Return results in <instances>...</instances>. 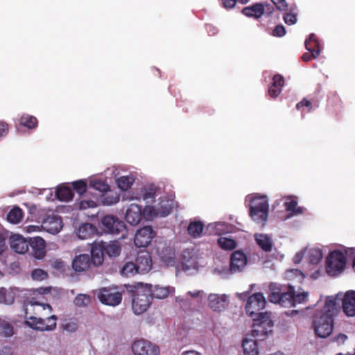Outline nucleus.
I'll use <instances>...</instances> for the list:
<instances>
[{
  "instance_id": "19",
  "label": "nucleus",
  "mask_w": 355,
  "mask_h": 355,
  "mask_svg": "<svg viewBox=\"0 0 355 355\" xmlns=\"http://www.w3.org/2000/svg\"><path fill=\"white\" fill-rule=\"evenodd\" d=\"M136 266L140 272H148L152 268V259L148 252H139L136 258Z\"/></svg>"
},
{
  "instance_id": "33",
  "label": "nucleus",
  "mask_w": 355,
  "mask_h": 355,
  "mask_svg": "<svg viewBox=\"0 0 355 355\" xmlns=\"http://www.w3.org/2000/svg\"><path fill=\"white\" fill-rule=\"evenodd\" d=\"M23 217V211L19 207H14L7 214V220L11 223L17 224L19 223Z\"/></svg>"
},
{
  "instance_id": "4",
  "label": "nucleus",
  "mask_w": 355,
  "mask_h": 355,
  "mask_svg": "<svg viewBox=\"0 0 355 355\" xmlns=\"http://www.w3.org/2000/svg\"><path fill=\"white\" fill-rule=\"evenodd\" d=\"M127 291L132 293V309L135 314L146 312L152 303L150 290L146 289L142 283L126 285Z\"/></svg>"
},
{
  "instance_id": "16",
  "label": "nucleus",
  "mask_w": 355,
  "mask_h": 355,
  "mask_svg": "<svg viewBox=\"0 0 355 355\" xmlns=\"http://www.w3.org/2000/svg\"><path fill=\"white\" fill-rule=\"evenodd\" d=\"M209 306L215 311H223L228 304L225 295L210 294L208 297Z\"/></svg>"
},
{
  "instance_id": "30",
  "label": "nucleus",
  "mask_w": 355,
  "mask_h": 355,
  "mask_svg": "<svg viewBox=\"0 0 355 355\" xmlns=\"http://www.w3.org/2000/svg\"><path fill=\"white\" fill-rule=\"evenodd\" d=\"M19 124L28 129H34L37 126L38 121L36 117L27 114H23L19 119Z\"/></svg>"
},
{
  "instance_id": "61",
  "label": "nucleus",
  "mask_w": 355,
  "mask_h": 355,
  "mask_svg": "<svg viewBox=\"0 0 355 355\" xmlns=\"http://www.w3.org/2000/svg\"><path fill=\"white\" fill-rule=\"evenodd\" d=\"M0 302L6 303L5 292L0 291Z\"/></svg>"
},
{
  "instance_id": "25",
  "label": "nucleus",
  "mask_w": 355,
  "mask_h": 355,
  "mask_svg": "<svg viewBox=\"0 0 355 355\" xmlns=\"http://www.w3.org/2000/svg\"><path fill=\"white\" fill-rule=\"evenodd\" d=\"M146 289H150V297L153 300V298H157V299H164L166 297H168L169 294V290L167 287H162L159 286H153V285H148L146 284L144 286Z\"/></svg>"
},
{
  "instance_id": "29",
  "label": "nucleus",
  "mask_w": 355,
  "mask_h": 355,
  "mask_svg": "<svg viewBox=\"0 0 355 355\" xmlns=\"http://www.w3.org/2000/svg\"><path fill=\"white\" fill-rule=\"evenodd\" d=\"M56 197L61 201H69L73 197L71 189L68 186H60L56 191Z\"/></svg>"
},
{
  "instance_id": "27",
  "label": "nucleus",
  "mask_w": 355,
  "mask_h": 355,
  "mask_svg": "<svg viewBox=\"0 0 355 355\" xmlns=\"http://www.w3.org/2000/svg\"><path fill=\"white\" fill-rule=\"evenodd\" d=\"M242 347L245 355H258L259 349L255 340L245 338L243 340Z\"/></svg>"
},
{
  "instance_id": "7",
  "label": "nucleus",
  "mask_w": 355,
  "mask_h": 355,
  "mask_svg": "<svg viewBox=\"0 0 355 355\" xmlns=\"http://www.w3.org/2000/svg\"><path fill=\"white\" fill-rule=\"evenodd\" d=\"M153 212H154V208L153 207L146 206L142 211L141 206L136 204H131L127 209L125 218L128 223L132 225H136L139 224L142 219L143 214L147 213V215L151 216Z\"/></svg>"
},
{
  "instance_id": "12",
  "label": "nucleus",
  "mask_w": 355,
  "mask_h": 355,
  "mask_svg": "<svg viewBox=\"0 0 355 355\" xmlns=\"http://www.w3.org/2000/svg\"><path fill=\"white\" fill-rule=\"evenodd\" d=\"M337 299V302L340 304L342 302V308L343 312L349 317L355 316V291H348L345 293L343 298H339V295L334 297Z\"/></svg>"
},
{
  "instance_id": "15",
  "label": "nucleus",
  "mask_w": 355,
  "mask_h": 355,
  "mask_svg": "<svg viewBox=\"0 0 355 355\" xmlns=\"http://www.w3.org/2000/svg\"><path fill=\"white\" fill-rule=\"evenodd\" d=\"M31 254L37 259H42L46 255V242L40 236L29 239Z\"/></svg>"
},
{
  "instance_id": "28",
  "label": "nucleus",
  "mask_w": 355,
  "mask_h": 355,
  "mask_svg": "<svg viewBox=\"0 0 355 355\" xmlns=\"http://www.w3.org/2000/svg\"><path fill=\"white\" fill-rule=\"evenodd\" d=\"M204 229V225L201 221H191L187 227L188 234L193 238H199Z\"/></svg>"
},
{
  "instance_id": "53",
  "label": "nucleus",
  "mask_w": 355,
  "mask_h": 355,
  "mask_svg": "<svg viewBox=\"0 0 355 355\" xmlns=\"http://www.w3.org/2000/svg\"><path fill=\"white\" fill-rule=\"evenodd\" d=\"M221 1H222L223 6L227 9L233 8L237 2V0H221Z\"/></svg>"
},
{
  "instance_id": "50",
  "label": "nucleus",
  "mask_w": 355,
  "mask_h": 355,
  "mask_svg": "<svg viewBox=\"0 0 355 355\" xmlns=\"http://www.w3.org/2000/svg\"><path fill=\"white\" fill-rule=\"evenodd\" d=\"M96 206V203L93 200H82L80 202L79 207L80 209H86Z\"/></svg>"
},
{
  "instance_id": "26",
  "label": "nucleus",
  "mask_w": 355,
  "mask_h": 355,
  "mask_svg": "<svg viewBox=\"0 0 355 355\" xmlns=\"http://www.w3.org/2000/svg\"><path fill=\"white\" fill-rule=\"evenodd\" d=\"M97 232L96 227L91 223H83L82 224L78 230V236L81 239H87Z\"/></svg>"
},
{
  "instance_id": "55",
  "label": "nucleus",
  "mask_w": 355,
  "mask_h": 355,
  "mask_svg": "<svg viewBox=\"0 0 355 355\" xmlns=\"http://www.w3.org/2000/svg\"><path fill=\"white\" fill-rule=\"evenodd\" d=\"M64 328L67 331H73L78 328V324L73 322H69L64 324Z\"/></svg>"
},
{
  "instance_id": "63",
  "label": "nucleus",
  "mask_w": 355,
  "mask_h": 355,
  "mask_svg": "<svg viewBox=\"0 0 355 355\" xmlns=\"http://www.w3.org/2000/svg\"><path fill=\"white\" fill-rule=\"evenodd\" d=\"M320 275V272L319 270H317L314 271L313 273H312V279H316L318 278Z\"/></svg>"
},
{
  "instance_id": "10",
  "label": "nucleus",
  "mask_w": 355,
  "mask_h": 355,
  "mask_svg": "<svg viewBox=\"0 0 355 355\" xmlns=\"http://www.w3.org/2000/svg\"><path fill=\"white\" fill-rule=\"evenodd\" d=\"M57 317L51 315L46 320L34 316L30 317L26 324L30 327L40 331H51L56 327Z\"/></svg>"
},
{
  "instance_id": "31",
  "label": "nucleus",
  "mask_w": 355,
  "mask_h": 355,
  "mask_svg": "<svg viewBox=\"0 0 355 355\" xmlns=\"http://www.w3.org/2000/svg\"><path fill=\"white\" fill-rule=\"evenodd\" d=\"M217 243L220 248L225 250H232L237 245L234 239L223 236L218 239Z\"/></svg>"
},
{
  "instance_id": "5",
  "label": "nucleus",
  "mask_w": 355,
  "mask_h": 355,
  "mask_svg": "<svg viewBox=\"0 0 355 355\" xmlns=\"http://www.w3.org/2000/svg\"><path fill=\"white\" fill-rule=\"evenodd\" d=\"M269 205L265 197H254L250 204V216L257 223H264L268 216Z\"/></svg>"
},
{
  "instance_id": "14",
  "label": "nucleus",
  "mask_w": 355,
  "mask_h": 355,
  "mask_svg": "<svg viewBox=\"0 0 355 355\" xmlns=\"http://www.w3.org/2000/svg\"><path fill=\"white\" fill-rule=\"evenodd\" d=\"M247 263V256L241 250L234 251L230 258V270L232 273L241 272Z\"/></svg>"
},
{
  "instance_id": "45",
  "label": "nucleus",
  "mask_w": 355,
  "mask_h": 355,
  "mask_svg": "<svg viewBox=\"0 0 355 355\" xmlns=\"http://www.w3.org/2000/svg\"><path fill=\"white\" fill-rule=\"evenodd\" d=\"M311 44V35H309L305 40L304 44L306 50L309 51L308 53H305L302 55V60L304 62H308L311 60V47L309 46Z\"/></svg>"
},
{
  "instance_id": "64",
  "label": "nucleus",
  "mask_w": 355,
  "mask_h": 355,
  "mask_svg": "<svg viewBox=\"0 0 355 355\" xmlns=\"http://www.w3.org/2000/svg\"><path fill=\"white\" fill-rule=\"evenodd\" d=\"M200 291L193 292V293H192V292H189V294L191 297H198L199 296V295H200Z\"/></svg>"
},
{
  "instance_id": "13",
  "label": "nucleus",
  "mask_w": 355,
  "mask_h": 355,
  "mask_svg": "<svg viewBox=\"0 0 355 355\" xmlns=\"http://www.w3.org/2000/svg\"><path fill=\"white\" fill-rule=\"evenodd\" d=\"M101 222L106 231L111 234H119L125 229L124 223L114 216L107 215Z\"/></svg>"
},
{
  "instance_id": "35",
  "label": "nucleus",
  "mask_w": 355,
  "mask_h": 355,
  "mask_svg": "<svg viewBox=\"0 0 355 355\" xmlns=\"http://www.w3.org/2000/svg\"><path fill=\"white\" fill-rule=\"evenodd\" d=\"M134 178L129 176H122L117 180L118 187L123 191L128 190L134 182Z\"/></svg>"
},
{
  "instance_id": "52",
  "label": "nucleus",
  "mask_w": 355,
  "mask_h": 355,
  "mask_svg": "<svg viewBox=\"0 0 355 355\" xmlns=\"http://www.w3.org/2000/svg\"><path fill=\"white\" fill-rule=\"evenodd\" d=\"M8 132V125L5 122H0V138L6 136Z\"/></svg>"
},
{
  "instance_id": "8",
  "label": "nucleus",
  "mask_w": 355,
  "mask_h": 355,
  "mask_svg": "<svg viewBox=\"0 0 355 355\" xmlns=\"http://www.w3.org/2000/svg\"><path fill=\"white\" fill-rule=\"evenodd\" d=\"M132 351L135 355H159V347L146 339H139L132 344Z\"/></svg>"
},
{
  "instance_id": "44",
  "label": "nucleus",
  "mask_w": 355,
  "mask_h": 355,
  "mask_svg": "<svg viewBox=\"0 0 355 355\" xmlns=\"http://www.w3.org/2000/svg\"><path fill=\"white\" fill-rule=\"evenodd\" d=\"M323 257L322 250L319 248L312 249V265L319 263Z\"/></svg>"
},
{
  "instance_id": "46",
  "label": "nucleus",
  "mask_w": 355,
  "mask_h": 355,
  "mask_svg": "<svg viewBox=\"0 0 355 355\" xmlns=\"http://www.w3.org/2000/svg\"><path fill=\"white\" fill-rule=\"evenodd\" d=\"M119 201V196L118 195L107 194L103 199L104 204L111 205L117 203Z\"/></svg>"
},
{
  "instance_id": "39",
  "label": "nucleus",
  "mask_w": 355,
  "mask_h": 355,
  "mask_svg": "<svg viewBox=\"0 0 355 355\" xmlns=\"http://www.w3.org/2000/svg\"><path fill=\"white\" fill-rule=\"evenodd\" d=\"M286 211L295 214H301L302 212V208H297V202L295 200L289 199L284 204Z\"/></svg>"
},
{
  "instance_id": "2",
  "label": "nucleus",
  "mask_w": 355,
  "mask_h": 355,
  "mask_svg": "<svg viewBox=\"0 0 355 355\" xmlns=\"http://www.w3.org/2000/svg\"><path fill=\"white\" fill-rule=\"evenodd\" d=\"M268 300L282 307H294L297 304L304 302L309 296L308 292L296 293L295 287L291 285L270 283Z\"/></svg>"
},
{
  "instance_id": "62",
  "label": "nucleus",
  "mask_w": 355,
  "mask_h": 355,
  "mask_svg": "<svg viewBox=\"0 0 355 355\" xmlns=\"http://www.w3.org/2000/svg\"><path fill=\"white\" fill-rule=\"evenodd\" d=\"M171 211V208L169 207V208H165L164 211H161V215L162 216H166L167 215H168Z\"/></svg>"
},
{
  "instance_id": "60",
  "label": "nucleus",
  "mask_w": 355,
  "mask_h": 355,
  "mask_svg": "<svg viewBox=\"0 0 355 355\" xmlns=\"http://www.w3.org/2000/svg\"><path fill=\"white\" fill-rule=\"evenodd\" d=\"M50 288H48V287H46V288H43V287H41V288H39L37 289V292L40 293V294H46V293H48L50 292Z\"/></svg>"
},
{
  "instance_id": "38",
  "label": "nucleus",
  "mask_w": 355,
  "mask_h": 355,
  "mask_svg": "<svg viewBox=\"0 0 355 355\" xmlns=\"http://www.w3.org/2000/svg\"><path fill=\"white\" fill-rule=\"evenodd\" d=\"M73 302L78 307L86 306L91 303V298L88 295L78 294L75 297Z\"/></svg>"
},
{
  "instance_id": "17",
  "label": "nucleus",
  "mask_w": 355,
  "mask_h": 355,
  "mask_svg": "<svg viewBox=\"0 0 355 355\" xmlns=\"http://www.w3.org/2000/svg\"><path fill=\"white\" fill-rule=\"evenodd\" d=\"M91 265L90 256L86 254L77 255L73 259L72 268L78 272L87 270Z\"/></svg>"
},
{
  "instance_id": "42",
  "label": "nucleus",
  "mask_w": 355,
  "mask_h": 355,
  "mask_svg": "<svg viewBox=\"0 0 355 355\" xmlns=\"http://www.w3.org/2000/svg\"><path fill=\"white\" fill-rule=\"evenodd\" d=\"M91 186L96 190L101 192H107L110 187L105 182L101 180H94L91 182Z\"/></svg>"
},
{
  "instance_id": "1",
  "label": "nucleus",
  "mask_w": 355,
  "mask_h": 355,
  "mask_svg": "<svg viewBox=\"0 0 355 355\" xmlns=\"http://www.w3.org/2000/svg\"><path fill=\"white\" fill-rule=\"evenodd\" d=\"M266 305V300L262 293L258 292L250 295L245 304L246 313L252 318V336L259 340H263L272 332L273 322L270 313L261 312Z\"/></svg>"
},
{
  "instance_id": "47",
  "label": "nucleus",
  "mask_w": 355,
  "mask_h": 355,
  "mask_svg": "<svg viewBox=\"0 0 355 355\" xmlns=\"http://www.w3.org/2000/svg\"><path fill=\"white\" fill-rule=\"evenodd\" d=\"M310 105L311 101H308L306 98H304L302 101H301L296 105V109L297 110H300L301 112H304L305 110H309Z\"/></svg>"
},
{
  "instance_id": "22",
  "label": "nucleus",
  "mask_w": 355,
  "mask_h": 355,
  "mask_svg": "<svg viewBox=\"0 0 355 355\" xmlns=\"http://www.w3.org/2000/svg\"><path fill=\"white\" fill-rule=\"evenodd\" d=\"M10 246L15 252L24 254L28 250L29 240L27 241L19 235L15 236L11 238Z\"/></svg>"
},
{
  "instance_id": "34",
  "label": "nucleus",
  "mask_w": 355,
  "mask_h": 355,
  "mask_svg": "<svg viewBox=\"0 0 355 355\" xmlns=\"http://www.w3.org/2000/svg\"><path fill=\"white\" fill-rule=\"evenodd\" d=\"M139 272L136 263L133 262H127L121 268V273L125 277L132 276Z\"/></svg>"
},
{
  "instance_id": "24",
  "label": "nucleus",
  "mask_w": 355,
  "mask_h": 355,
  "mask_svg": "<svg viewBox=\"0 0 355 355\" xmlns=\"http://www.w3.org/2000/svg\"><path fill=\"white\" fill-rule=\"evenodd\" d=\"M104 249L98 245H93L91 248V263L98 266L103 263L104 260Z\"/></svg>"
},
{
  "instance_id": "59",
  "label": "nucleus",
  "mask_w": 355,
  "mask_h": 355,
  "mask_svg": "<svg viewBox=\"0 0 355 355\" xmlns=\"http://www.w3.org/2000/svg\"><path fill=\"white\" fill-rule=\"evenodd\" d=\"M182 355H202V354H200V352H196L195 350H189V351L184 352L182 354Z\"/></svg>"
},
{
  "instance_id": "51",
  "label": "nucleus",
  "mask_w": 355,
  "mask_h": 355,
  "mask_svg": "<svg viewBox=\"0 0 355 355\" xmlns=\"http://www.w3.org/2000/svg\"><path fill=\"white\" fill-rule=\"evenodd\" d=\"M284 20L286 24L293 25L297 21L296 15L292 13H286L284 16Z\"/></svg>"
},
{
  "instance_id": "3",
  "label": "nucleus",
  "mask_w": 355,
  "mask_h": 355,
  "mask_svg": "<svg viewBox=\"0 0 355 355\" xmlns=\"http://www.w3.org/2000/svg\"><path fill=\"white\" fill-rule=\"evenodd\" d=\"M339 309L337 299L333 296L327 297L322 312L320 317L314 322V331L320 338H327L333 331L334 317Z\"/></svg>"
},
{
  "instance_id": "57",
  "label": "nucleus",
  "mask_w": 355,
  "mask_h": 355,
  "mask_svg": "<svg viewBox=\"0 0 355 355\" xmlns=\"http://www.w3.org/2000/svg\"><path fill=\"white\" fill-rule=\"evenodd\" d=\"M304 257V252L301 251L298 253H297L295 257H293V262L295 264H297L301 262Z\"/></svg>"
},
{
  "instance_id": "48",
  "label": "nucleus",
  "mask_w": 355,
  "mask_h": 355,
  "mask_svg": "<svg viewBox=\"0 0 355 355\" xmlns=\"http://www.w3.org/2000/svg\"><path fill=\"white\" fill-rule=\"evenodd\" d=\"M271 1L276 6L277 9L279 10H286L288 8V4L286 2V0H271Z\"/></svg>"
},
{
  "instance_id": "49",
  "label": "nucleus",
  "mask_w": 355,
  "mask_h": 355,
  "mask_svg": "<svg viewBox=\"0 0 355 355\" xmlns=\"http://www.w3.org/2000/svg\"><path fill=\"white\" fill-rule=\"evenodd\" d=\"M286 34V30L284 26L277 25L272 31V35L275 37H282Z\"/></svg>"
},
{
  "instance_id": "36",
  "label": "nucleus",
  "mask_w": 355,
  "mask_h": 355,
  "mask_svg": "<svg viewBox=\"0 0 355 355\" xmlns=\"http://www.w3.org/2000/svg\"><path fill=\"white\" fill-rule=\"evenodd\" d=\"M0 334L10 337L13 334V327L8 322L0 318Z\"/></svg>"
},
{
  "instance_id": "43",
  "label": "nucleus",
  "mask_w": 355,
  "mask_h": 355,
  "mask_svg": "<svg viewBox=\"0 0 355 355\" xmlns=\"http://www.w3.org/2000/svg\"><path fill=\"white\" fill-rule=\"evenodd\" d=\"M155 191L153 188H144L141 191V197L144 200H153L155 198Z\"/></svg>"
},
{
  "instance_id": "21",
  "label": "nucleus",
  "mask_w": 355,
  "mask_h": 355,
  "mask_svg": "<svg viewBox=\"0 0 355 355\" xmlns=\"http://www.w3.org/2000/svg\"><path fill=\"white\" fill-rule=\"evenodd\" d=\"M284 85V78L280 74H275L272 77V82L268 89V95L270 98H277L282 92Z\"/></svg>"
},
{
  "instance_id": "6",
  "label": "nucleus",
  "mask_w": 355,
  "mask_h": 355,
  "mask_svg": "<svg viewBox=\"0 0 355 355\" xmlns=\"http://www.w3.org/2000/svg\"><path fill=\"white\" fill-rule=\"evenodd\" d=\"M346 266V257L339 250L331 252L326 259V272L330 276H337L341 273Z\"/></svg>"
},
{
  "instance_id": "23",
  "label": "nucleus",
  "mask_w": 355,
  "mask_h": 355,
  "mask_svg": "<svg viewBox=\"0 0 355 355\" xmlns=\"http://www.w3.org/2000/svg\"><path fill=\"white\" fill-rule=\"evenodd\" d=\"M254 239L257 244L263 251L266 252H270L272 251L273 243L271 238L268 235L256 234L254 235Z\"/></svg>"
},
{
  "instance_id": "54",
  "label": "nucleus",
  "mask_w": 355,
  "mask_h": 355,
  "mask_svg": "<svg viewBox=\"0 0 355 355\" xmlns=\"http://www.w3.org/2000/svg\"><path fill=\"white\" fill-rule=\"evenodd\" d=\"M293 275H298L300 277V279L304 278V274L302 273V272L297 269H291L287 271V276L292 277Z\"/></svg>"
},
{
  "instance_id": "56",
  "label": "nucleus",
  "mask_w": 355,
  "mask_h": 355,
  "mask_svg": "<svg viewBox=\"0 0 355 355\" xmlns=\"http://www.w3.org/2000/svg\"><path fill=\"white\" fill-rule=\"evenodd\" d=\"M6 240L4 236L1 233H0V254L3 252V251L6 250Z\"/></svg>"
},
{
  "instance_id": "11",
  "label": "nucleus",
  "mask_w": 355,
  "mask_h": 355,
  "mask_svg": "<svg viewBox=\"0 0 355 355\" xmlns=\"http://www.w3.org/2000/svg\"><path fill=\"white\" fill-rule=\"evenodd\" d=\"M155 232L151 226H145L136 232L135 235L134 242L138 248H146L155 237Z\"/></svg>"
},
{
  "instance_id": "18",
  "label": "nucleus",
  "mask_w": 355,
  "mask_h": 355,
  "mask_svg": "<svg viewBox=\"0 0 355 355\" xmlns=\"http://www.w3.org/2000/svg\"><path fill=\"white\" fill-rule=\"evenodd\" d=\"M265 6H270V5L268 3H255L250 6L243 8L241 12L248 17L259 19L263 15Z\"/></svg>"
},
{
  "instance_id": "37",
  "label": "nucleus",
  "mask_w": 355,
  "mask_h": 355,
  "mask_svg": "<svg viewBox=\"0 0 355 355\" xmlns=\"http://www.w3.org/2000/svg\"><path fill=\"white\" fill-rule=\"evenodd\" d=\"M323 48L320 41L316 38L315 34L312 33V59L316 58Z\"/></svg>"
},
{
  "instance_id": "58",
  "label": "nucleus",
  "mask_w": 355,
  "mask_h": 355,
  "mask_svg": "<svg viewBox=\"0 0 355 355\" xmlns=\"http://www.w3.org/2000/svg\"><path fill=\"white\" fill-rule=\"evenodd\" d=\"M347 337L345 334H340L335 338V341H336L338 344L344 343L347 340Z\"/></svg>"
},
{
  "instance_id": "32",
  "label": "nucleus",
  "mask_w": 355,
  "mask_h": 355,
  "mask_svg": "<svg viewBox=\"0 0 355 355\" xmlns=\"http://www.w3.org/2000/svg\"><path fill=\"white\" fill-rule=\"evenodd\" d=\"M103 249L105 252L110 257H117L121 253V246L116 241L104 245Z\"/></svg>"
},
{
  "instance_id": "41",
  "label": "nucleus",
  "mask_w": 355,
  "mask_h": 355,
  "mask_svg": "<svg viewBox=\"0 0 355 355\" xmlns=\"http://www.w3.org/2000/svg\"><path fill=\"white\" fill-rule=\"evenodd\" d=\"M31 277L34 280L42 281L48 277V273L42 269L37 268L31 272Z\"/></svg>"
},
{
  "instance_id": "40",
  "label": "nucleus",
  "mask_w": 355,
  "mask_h": 355,
  "mask_svg": "<svg viewBox=\"0 0 355 355\" xmlns=\"http://www.w3.org/2000/svg\"><path fill=\"white\" fill-rule=\"evenodd\" d=\"M72 186L73 189L80 195L83 194L87 191V183L83 180L73 182Z\"/></svg>"
},
{
  "instance_id": "9",
  "label": "nucleus",
  "mask_w": 355,
  "mask_h": 355,
  "mask_svg": "<svg viewBox=\"0 0 355 355\" xmlns=\"http://www.w3.org/2000/svg\"><path fill=\"white\" fill-rule=\"evenodd\" d=\"M99 301L104 304L115 306L122 300V293L112 288H102L98 293Z\"/></svg>"
},
{
  "instance_id": "20",
  "label": "nucleus",
  "mask_w": 355,
  "mask_h": 355,
  "mask_svg": "<svg viewBox=\"0 0 355 355\" xmlns=\"http://www.w3.org/2000/svg\"><path fill=\"white\" fill-rule=\"evenodd\" d=\"M42 225L49 232L56 234L62 230V222L59 216H49L44 220Z\"/></svg>"
}]
</instances>
